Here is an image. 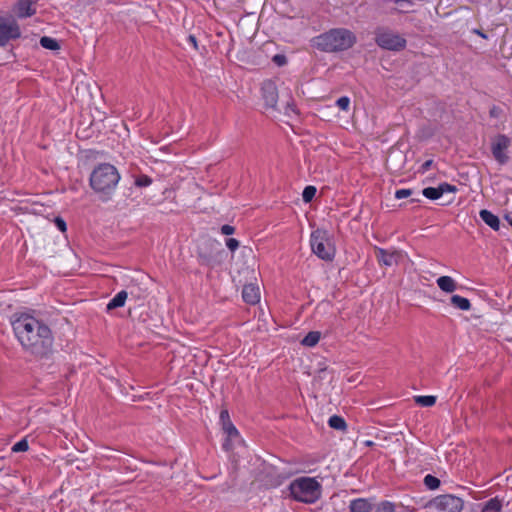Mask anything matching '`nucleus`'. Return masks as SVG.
Returning <instances> with one entry per match:
<instances>
[{
  "instance_id": "obj_1",
  "label": "nucleus",
  "mask_w": 512,
  "mask_h": 512,
  "mask_svg": "<svg viewBox=\"0 0 512 512\" xmlns=\"http://www.w3.org/2000/svg\"><path fill=\"white\" fill-rule=\"evenodd\" d=\"M13 330L21 345L36 356L47 355L53 345L50 328L33 316L23 314L13 323Z\"/></svg>"
},
{
  "instance_id": "obj_2",
  "label": "nucleus",
  "mask_w": 512,
  "mask_h": 512,
  "mask_svg": "<svg viewBox=\"0 0 512 512\" xmlns=\"http://www.w3.org/2000/svg\"><path fill=\"white\" fill-rule=\"evenodd\" d=\"M121 179L118 169L110 163L97 165L90 174V186L102 201L111 199Z\"/></svg>"
},
{
  "instance_id": "obj_3",
  "label": "nucleus",
  "mask_w": 512,
  "mask_h": 512,
  "mask_svg": "<svg viewBox=\"0 0 512 512\" xmlns=\"http://www.w3.org/2000/svg\"><path fill=\"white\" fill-rule=\"evenodd\" d=\"M356 43L355 34L345 28H334L313 39V45L323 52H341Z\"/></svg>"
},
{
  "instance_id": "obj_4",
  "label": "nucleus",
  "mask_w": 512,
  "mask_h": 512,
  "mask_svg": "<svg viewBox=\"0 0 512 512\" xmlns=\"http://www.w3.org/2000/svg\"><path fill=\"white\" fill-rule=\"evenodd\" d=\"M289 491L294 500L313 504L321 498L322 485L314 477L302 476L291 481Z\"/></svg>"
},
{
  "instance_id": "obj_5",
  "label": "nucleus",
  "mask_w": 512,
  "mask_h": 512,
  "mask_svg": "<svg viewBox=\"0 0 512 512\" xmlns=\"http://www.w3.org/2000/svg\"><path fill=\"white\" fill-rule=\"evenodd\" d=\"M262 98L265 105L270 108H275L280 97L282 104L284 105V113L288 116L296 114V107L292 97V91L289 87H282L280 92L274 81L266 80L262 83L261 87Z\"/></svg>"
},
{
  "instance_id": "obj_6",
  "label": "nucleus",
  "mask_w": 512,
  "mask_h": 512,
  "mask_svg": "<svg viewBox=\"0 0 512 512\" xmlns=\"http://www.w3.org/2000/svg\"><path fill=\"white\" fill-rule=\"evenodd\" d=\"M310 245L313 253L324 261H332L335 257V246L330 234L321 229L313 231L310 235Z\"/></svg>"
},
{
  "instance_id": "obj_7",
  "label": "nucleus",
  "mask_w": 512,
  "mask_h": 512,
  "mask_svg": "<svg viewBox=\"0 0 512 512\" xmlns=\"http://www.w3.org/2000/svg\"><path fill=\"white\" fill-rule=\"evenodd\" d=\"M463 506L462 498L451 494L436 496L426 504L429 512H461Z\"/></svg>"
},
{
  "instance_id": "obj_8",
  "label": "nucleus",
  "mask_w": 512,
  "mask_h": 512,
  "mask_svg": "<svg viewBox=\"0 0 512 512\" xmlns=\"http://www.w3.org/2000/svg\"><path fill=\"white\" fill-rule=\"evenodd\" d=\"M375 42L385 50L400 51L406 47V39L399 33L386 28H378L375 31Z\"/></svg>"
},
{
  "instance_id": "obj_9",
  "label": "nucleus",
  "mask_w": 512,
  "mask_h": 512,
  "mask_svg": "<svg viewBox=\"0 0 512 512\" xmlns=\"http://www.w3.org/2000/svg\"><path fill=\"white\" fill-rule=\"evenodd\" d=\"M20 36V27L14 19L0 17V47H5L11 40L18 39Z\"/></svg>"
},
{
  "instance_id": "obj_10",
  "label": "nucleus",
  "mask_w": 512,
  "mask_h": 512,
  "mask_svg": "<svg viewBox=\"0 0 512 512\" xmlns=\"http://www.w3.org/2000/svg\"><path fill=\"white\" fill-rule=\"evenodd\" d=\"M511 141L506 135H498L492 142L491 151L495 160L500 164L508 161L506 150L510 146Z\"/></svg>"
},
{
  "instance_id": "obj_11",
  "label": "nucleus",
  "mask_w": 512,
  "mask_h": 512,
  "mask_svg": "<svg viewBox=\"0 0 512 512\" xmlns=\"http://www.w3.org/2000/svg\"><path fill=\"white\" fill-rule=\"evenodd\" d=\"M402 255L399 251H389L383 248H376V258L380 265L391 267L396 265Z\"/></svg>"
},
{
  "instance_id": "obj_12",
  "label": "nucleus",
  "mask_w": 512,
  "mask_h": 512,
  "mask_svg": "<svg viewBox=\"0 0 512 512\" xmlns=\"http://www.w3.org/2000/svg\"><path fill=\"white\" fill-rule=\"evenodd\" d=\"M242 298L246 303L251 305L258 303L260 300L259 287L254 284L245 285L242 290Z\"/></svg>"
},
{
  "instance_id": "obj_13",
  "label": "nucleus",
  "mask_w": 512,
  "mask_h": 512,
  "mask_svg": "<svg viewBox=\"0 0 512 512\" xmlns=\"http://www.w3.org/2000/svg\"><path fill=\"white\" fill-rule=\"evenodd\" d=\"M36 9L31 0H19L16 8V14L19 18H26L34 15Z\"/></svg>"
},
{
  "instance_id": "obj_14",
  "label": "nucleus",
  "mask_w": 512,
  "mask_h": 512,
  "mask_svg": "<svg viewBox=\"0 0 512 512\" xmlns=\"http://www.w3.org/2000/svg\"><path fill=\"white\" fill-rule=\"evenodd\" d=\"M481 220L487 224L490 228L497 231L500 228V220L498 216L490 212L489 210L483 209L479 212Z\"/></svg>"
},
{
  "instance_id": "obj_15",
  "label": "nucleus",
  "mask_w": 512,
  "mask_h": 512,
  "mask_svg": "<svg viewBox=\"0 0 512 512\" xmlns=\"http://www.w3.org/2000/svg\"><path fill=\"white\" fill-rule=\"evenodd\" d=\"M436 283L446 293H452L457 289L456 281L450 276H441L436 280Z\"/></svg>"
},
{
  "instance_id": "obj_16",
  "label": "nucleus",
  "mask_w": 512,
  "mask_h": 512,
  "mask_svg": "<svg viewBox=\"0 0 512 512\" xmlns=\"http://www.w3.org/2000/svg\"><path fill=\"white\" fill-rule=\"evenodd\" d=\"M349 508L351 512H370L372 505L367 499L358 498L350 502Z\"/></svg>"
},
{
  "instance_id": "obj_17",
  "label": "nucleus",
  "mask_w": 512,
  "mask_h": 512,
  "mask_svg": "<svg viewBox=\"0 0 512 512\" xmlns=\"http://www.w3.org/2000/svg\"><path fill=\"white\" fill-rule=\"evenodd\" d=\"M127 292L122 290L118 292L107 304V310H113L119 307L124 306L125 301L127 299Z\"/></svg>"
},
{
  "instance_id": "obj_18",
  "label": "nucleus",
  "mask_w": 512,
  "mask_h": 512,
  "mask_svg": "<svg viewBox=\"0 0 512 512\" xmlns=\"http://www.w3.org/2000/svg\"><path fill=\"white\" fill-rule=\"evenodd\" d=\"M451 304L462 311H468L471 308L469 299L460 295H453L451 297Z\"/></svg>"
},
{
  "instance_id": "obj_19",
  "label": "nucleus",
  "mask_w": 512,
  "mask_h": 512,
  "mask_svg": "<svg viewBox=\"0 0 512 512\" xmlns=\"http://www.w3.org/2000/svg\"><path fill=\"white\" fill-rule=\"evenodd\" d=\"M501 509V501L498 498H492L484 504L481 512H501Z\"/></svg>"
},
{
  "instance_id": "obj_20",
  "label": "nucleus",
  "mask_w": 512,
  "mask_h": 512,
  "mask_svg": "<svg viewBox=\"0 0 512 512\" xmlns=\"http://www.w3.org/2000/svg\"><path fill=\"white\" fill-rule=\"evenodd\" d=\"M320 340V332L311 331L301 341L302 345L307 347L315 346Z\"/></svg>"
},
{
  "instance_id": "obj_21",
  "label": "nucleus",
  "mask_w": 512,
  "mask_h": 512,
  "mask_svg": "<svg viewBox=\"0 0 512 512\" xmlns=\"http://www.w3.org/2000/svg\"><path fill=\"white\" fill-rule=\"evenodd\" d=\"M328 424L331 428L344 431L347 427L345 420L338 415H333L329 418Z\"/></svg>"
},
{
  "instance_id": "obj_22",
  "label": "nucleus",
  "mask_w": 512,
  "mask_h": 512,
  "mask_svg": "<svg viewBox=\"0 0 512 512\" xmlns=\"http://www.w3.org/2000/svg\"><path fill=\"white\" fill-rule=\"evenodd\" d=\"M40 45L43 48L52 50V51L60 49V45H59L58 41L56 39L48 37V36H43L40 38Z\"/></svg>"
},
{
  "instance_id": "obj_23",
  "label": "nucleus",
  "mask_w": 512,
  "mask_h": 512,
  "mask_svg": "<svg viewBox=\"0 0 512 512\" xmlns=\"http://www.w3.org/2000/svg\"><path fill=\"white\" fill-rule=\"evenodd\" d=\"M415 402L422 407H431L436 403V397L432 395H419L414 397Z\"/></svg>"
},
{
  "instance_id": "obj_24",
  "label": "nucleus",
  "mask_w": 512,
  "mask_h": 512,
  "mask_svg": "<svg viewBox=\"0 0 512 512\" xmlns=\"http://www.w3.org/2000/svg\"><path fill=\"white\" fill-rule=\"evenodd\" d=\"M422 194H423V196H425L426 198H428L430 200H437L440 197H442V195L440 194L439 187H427V188H424L422 190Z\"/></svg>"
},
{
  "instance_id": "obj_25",
  "label": "nucleus",
  "mask_w": 512,
  "mask_h": 512,
  "mask_svg": "<svg viewBox=\"0 0 512 512\" xmlns=\"http://www.w3.org/2000/svg\"><path fill=\"white\" fill-rule=\"evenodd\" d=\"M222 428L226 435L228 436V438H239V432L231 421L225 422L222 425Z\"/></svg>"
},
{
  "instance_id": "obj_26",
  "label": "nucleus",
  "mask_w": 512,
  "mask_h": 512,
  "mask_svg": "<svg viewBox=\"0 0 512 512\" xmlns=\"http://www.w3.org/2000/svg\"><path fill=\"white\" fill-rule=\"evenodd\" d=\"M423 482L425 486L430 490H435L440 486V480L431 474L426 475Z\"/></svg>"
},
{
  "instance_id": "obj_27",
  "label": "nucleus",
  "mask_w": 512,
  "mask_h": 512,
  "mask_svg": "<svg viewBox=\"0 0 512 512\" xmlns=\"http://www.w3.org/2000/svg\"><path fill=\"white\" fill-rule=\"evenodd\" d=\"M397 11L400 13H408L409 8L413 5L411 0H395Z\"/></svg>"
},
{
  "instance_id": "obj_28",
  "label": "nucleus",
  "mask_w": 512,
  "mask_h": 512,
  "mask_svg": "<svg viewBox=\"0 0 512 512\" xmlns=\"http://www.w3.org/2000/svg\"><path fill=\"white\" fill-rule=\"evenodd\" d=\"M316 188L314 186H306L302 193V199L305 203L310 202L315 194H316Z\"/></svg>"
},
{
  "instance_id": "obj_29",
  "label": "nucleus",
  "mask_w": 512,
  "mask_h": 512,
  "mask_svg": "<svg viewBox=\"0 0 512 512\" xmlns=\"http://www.w3.org/2000/svg\"><path fill=\"white\" fill-rule=\"evenodd\" d=\"M28 449H29V444H28V441L26 438H23L20 441L16 442L11 448L12 452H14V453L25 452Z\"/></svg>"
},
{
  "instance_id": "obj_30",
  "label": "nucleus",
  "mask_w": 512,
  "mask_h": 512,
  "mask_svg": "<svg viewBox=\"0 0 512 512\" xmlns=\"http://www.w3.org/2000/svg\"><path fill=\"white\" fill-rule=\"evenodd\" d=\"M375 512H395V506L392 502L384 501L377 506Z\"/></svg>"
},
{
  "instance_id": "obj_31",
  "label": "nucleus",
  "mask_w": 512,
  "mask_h": 512,
  "mask_svg": "<svg viewBox=\"0 0 512 512\" xmlns=\"http://www.w3.org/2000/svg\"><path fill=\"white\" fill-rule=\"evenodd\" d=\"M135 185L137 187H148L152 183V179L147 175H140L135 179Z\"/></svg>"
},
{
  "instance_id": "obj_32",
  "label": "nucleus",
  "mask_w": 512,
  "mask_h": 512,
  "mask_svg": "<svg viewBox=\"0 0 512 512\" xmlns=\"http://www.w3.org/2000/svg\"><path fill=\"white\" fill-rule=\"evenodd\" d=\"M438 187L442 196L446 193H455L457 191V187L449 183H441Z\"/></svg>"
},
{
  "instance_id": "obj_33",
  "label": "nucleus",
  "mask_w": 512,
  "mask_h": 512,
  "mask_svg": "<svg viewBox=\"0 0 512 512\" xmlns=\"http://www.w3.org/2000/svg\"><path fill=\"white\" fill-rule=\"evenodd\" d=\"M336 105L343 111H348L350 106V98L342 96L336 101Z\"/></svg>"
},
{
  "instance_id": "obj_34",
  "label": "nucleus",
  "mask_w": 512,
  "mask_h": 512,
  "mask_svg": "<svg viewBox=\"0 0 512 512\" xmlns=\"http://www.w3.org/2000/svg\"><path fill=\"white\" fill-rule=\"evenodd\" d=\"M412 194V190L410 189H399L395 192L396 199H404L409 197Z\"/></svg>"
},
{
  "instance_id": "obj_35",
  "label": "nucleus",
  "mask_w": 512,
  "mask_h": 512,
  "mask_svg": "<svg viewBox=\"0 0 512 512\" xmlns=\"http://www.w3.org/2000/svg\"><path fill=\"white\" fill-rule=\"evenodd\" d=\"M54 223H55V226L61 231V232H65L67 230V225H66V222L63 218L61 217H56L54 219Z\"/></svg>"
},
{
  "instance_id": "obj_36",
  "label": "nucleus",
  "mask_w": 512,
  "mask_h": 512,
  "mask_svg": "<svg viewBox=\"0 0 512 512\" xmlns=\"http://www.w3.org/2000/svg\"><path fill=\"white\" fill-rule=\"evenodd\" d=\"M273 62L278 65V66H283L287 63V59L284 55L282 54H276L273 56Z\"/></svg>"
},
{
  "instance_id": "obj_37",
  "label": "nucleus",
  "mask_w": 512,
  "mask_h": 512,
  "mask_svg": "<svg viewBox=\"0 0 512 512\" xmlns=\"http://www.w3.org/2000/svg\"><path fill=\"white\" fill-rule=\"evenodd\" d=\"M226 246L229 250L235 251L239 247V241L235 238H229L226 240Z\"/></svg>"
},
{
  "instance_id": "obj_38",
  "label": "nucleus",
  "mask_w": 512,
  "mask_h": 512,
  "mask_svg": "<svg viewBox=\"0 0 512 512\" xmlns=\"http://www.w3.org/2000/svg\"><path fill=\"white\" fill-rule=\"evenodd\" d=\"M327 374H328V371L326 368L318 370L317 374L314 377V385H316L318 383V381L326 378Z\"/></svg>"
},
{
  "instance_id": "obj_39",
  "label": "nucleus",
  "mask_w": 512,
  "mask_h": 512,
  "mask_svg": "<svg viewBox=\"0 0 512 512\" xmlns=\"http://www.w3.org/2000/svg\"><path fill=\"white\" fill-rule=\"evenodd\" d=\"M234 231H235V229H234V227H233V226H231V225H227V224H226V225H223V226L221 227V233H222L223 235H231V234H233V233H234Z\"/></svg>"
},
{
  "instance_id": "obj_40",
  "label": "nucleus",
  "mask_w": 512,
  "mask_h": 512,
  "mask_svg": "<svg viewBox=\"0 0 512 512\" xmlns=\"http://www.w3.org/2000/svg\"><path fill=\"white\" fill-rule=\"evenodd\" d=\"M432 164H433V160H431V159H430V160L425 161V162L421 165V167H420V172H422V173L427 172V171L430 169V167L432 166Z\"/></svg>"
},
{
  "instance_id": "obj_41",
  "label": "nucleus",
  "mask_w": 512,
  "mask_h": 512,
  "mask_svg": "<svg viewBox=\"0 0 512 512\" xmlns=\"http://www.w3.org/2000/svg\"><path fill=\"white\" fill-rule=\"evenodd\" d=\"M236 438H226L224 443H223V448L228 451L230 449H232V446H233V441L235 440Z\"/></svg>"
},
{
  "instance_id": "obj_42",
  "label": "nucleus",
  "mask_w": 512,
  "mask_h": 512,
  "mask_svg": "<svg viewBox=\"0 0 512 512\" xmlns=\"http://www.w3.org/2000/svg\"><path fill=\"white\" fill-rule=\"evenodd\" d=\"M220 421H221L222 425L225 422H229L230 421L229 414H228L227 410H223V411L220 412Z\"/></svg>"
},
{
  "instance_id": "obj_43",
  "label": "nucleus",
  "mask_w": 512,
  "mask_h": 512,
  "mask_svg": "<svg viewBox=\"0 0 512 512\" xmlns=\"http://www.w3.org/2000/svg\"><path fill=\"white\" fill-rule=\"evenodd\" d=\"M500 114H501V111H500V109L498 107L494 106L493 108H491V110H490V116L491 117L497 118V117H499Z\"/></svg>"
},
{
  "instance_id": "obj_44",
  "label": "nucleus",
  "mask_w": 512,
  "mask_h": 512,
  "mask_svg": "<svg viewBox=\"0 0 512 512\" xmlns=\"http://www.w3.org/2000/svg\"><path fill=\"white\" fill-rule=\"evenodd\" d=\"M188 39H189V42L194 46V48H197L196 38L193 35H190Z\"/></svg>"
}]
</instances>
